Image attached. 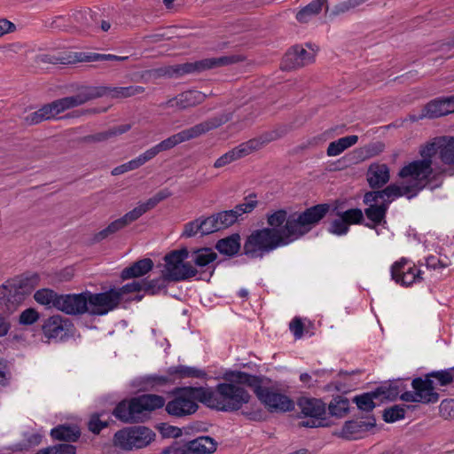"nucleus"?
<instances>
[{"label":"nucleus","mask_w":454,"mask_h":454,"mask_svg":"<svg viewBox=\"0 0 454 454\" xmlns=\"http://www.w3.org/2000/svg\"><path fill=\"white\" fill-rule=\"evenodd\" d=\"M330 205L326 203L312 206L303 212L287 215L285 209H278L267 215L270 228L278 229L288 244L301 238L314 228L329 212Z\"/></svg>","instance_id":"nucleus-1"},{"label":"nucleus","mask_w":454,"mask_h":454,"mask_svg":"<svg viewBox=\"0 0 454 454\" xmlns=\"http://www.w3.org/2000/svg\"><path fill=\"white\" fill-rule=\"evenodd\" d=\"M240 372L232 374V382L219 383L214 389L205 387V405L216 411H236L248 403L251 396L243 387L246 384L239 381L238 375Z\"/></svg>","instance_id":"nucleus-2"},{"label":"nucleus","mask_w":454,"mask_h":454,"mask_svg":"<svg viewBox=\"0 0 454 454\" xmlns=\"http://www.w3.org/2000/svg\"><path fill=\"white\" fill-rule=\"evenodd\" d=\"M36 273L8 279L0 286V313L12 314L38 285Z\"/></svg>","instance_id":"nucleus-3"},{"label":"nucleus","mask_w":454,"mask_h":454,"mask_svg":"<svg viewBox=\"0 0 454 454\" xmlns=\"http://www.w3.org/2000/svg\"><path fill=\"white\" fill-rule=\"evenodd\" d=\"M286 245L288 240L284 239L278 229L262 228L252 231L247 237L243 253L251 259L262 258L278 247Z\"/></svg>","instance_id":"nucleus-4"},{"label":"nucleus","mask_w":454,"mask_h":454,"mask_svg":"<svg viewBox=\"0 0 454 454\" xmlns=\"http://www.w3.org/2000/svg\"><path fill=\"white\" fill-rule=\"evenodd\" d=\"M172 399L165 405L167 413L172 417L184 418L194 414L198 402L205 404V387H179L172 390Z\"/></svg>","instance_id":"nucleus-5"},{"label":"nucleus","mask_w":454,"mask_h":454,"mask_svg":"<svg viewBox=\"0 0 454 454\" xmlns=\"http://www.w3.org/2000/svg\"><path fill=\"white\" fill-rule=\"evenodd\" d=\"M238 379L239 382H243L247 384V386L253 387L259 401L264 404L270 412H286L294 409V403L291 398L268 387L262 386L259 377L247 372H240L238 375Z\"/></svg>","instance_id":"nucleus-6"},{"label":"nucleus","mask_w":454,"mask_h":454,"mask_svg":"<svg viewBox=\"0 0 454 454\" xmlns=\"http://www.w3.org/2000/svg\"><path fill=\"white\" fill-rule=\"evenodd\" d=\"M231 118V113H223L219 115L209 118L205 121L198 123L189 129L176 133L155 145V146L159 153L160 152L170 150L183 142L199 137L200 136L206 134L210 130L217 129L223 124L228 122Z\"/></svg>","instance_id":"nucleus-7"},{"label":"nucleus","mask_w":454,"mask_h":454,"mask_svg":"<svg viewBox=\"0 0 454 454\" xmlns=\"http://www.w3.org/2000/svg\"><path fill=\"white\" fill-rule=\"evenodd\" d=\"M236 62L234 56H222L218 58H207L194 62H186L174 66H168L155 70L157 76L181 77L188 74H200L204 71L224 67Z\"/></svg>","instance_id":"nucleus-8"},{"label":"nucleus","mask_w":454,"mask_h":454,"mask_svg":"<svg viewBox=\"0 0 454 454\" xmlns=\"http://www.w3.org/2000/svg\"><path fill=\"white\" fill-rule=\"evenodd\" d=\"M432 160H416L403 166L399 171L402 178H410V183L405 184L411 192L410 198L415 197L433 179L434 168Z\"/></svg>","instance_id":"nucleus-9"},{"label":"nucleus","mask_w":454,"mask_h":454,"mask_svg":"<svg viewBox=\"0 0 454 454\" xmlns=\"http://www.w3.org/2000/svg\"><path fill=\"white\" fill-rule=\"evenodd\" d=\"M155 437V433L144 426L125 427L117 431L114 436V444L124 450L142 449L149 445Z\"/></svg>","instance_id":"nucleus-10"},{"label":"nucleus","mask_w":454,"mask_h":454,"mask_svg":"<svg viewBox=\"0 0 454 454\" xmlns=\"http://www.w3.org/2000/svg\"><path fill=\"white\" fill-rule=\"evenodd\" d=\"M189 252L186 248L174 250L165 255L164 276L168 281L178 282L194 277L198 270L184 261L188 258Z\"/></svg>","instance_id":"nucleus-11"},{"label":"nucleus","mask_w":454,"mask_h":454,"mask_svg":"<svg viewBox=\"0 0 454 454\" xmlns=\"http://www.w3.org/2000/svg\"><path fill=\"white\" fill-rule=\"evenodd\" d=\"M412 391H406L401 395V400L407 403H420L424 404L435 403L440 395L436 391L434 380L427 376L416 377L411 381Z\"/></svg>","instance_id":"nucleus-12"},{"label":"nucleus","mask_w":454,"mask_h":454,"mask_svg":"<svg viewBox=\"0 0 454 454\" xmlns=\"http://www.w3.org/2000/svg\"><path fill=\"white\" fill-rule=\"evenodd\" d=\"M297 406L301 418H309L300 422V427L314 428L325 426L322 421L325 419L326 404L321 399L301 396L297 400Z\"/></svg>","instance_id":"nucleus-13"},{"label":"nucleus","mask_w":454,"mask_h":454,"mask_svg":"<svg viewBox=\"0 0 454 454\" xmlns=\"http://www.w3.org/2000/svg\"><path fill=\"white\" fill-rule=\"evenodd\" d=\"M87 313L91 316H104L119 305V294L114 288L102 293L85 291Z\"/></svg>","instance_id":"nucleus-14"},{"label":"nucleus","mask_w":454,"mask_h":454,"mask_svg":"<svg viewBox=\"0 0 454 454\" xmlns=\"http://www.w3.org/2000/svg\"><path fill=\"white\" fill-rule=\"evenodd\" d=\"M276 138V135H270L269 137H265L264 139L253 138L247 142L241 143L238 146L232 148L231 150L228 151L227 153L220 156L214 162V168H220L231 164L235 160L242 159L249 155L253 152L260 150L265 144Z\"/></svg>","instance_id":"nucleus-15"},{"label":"nucleus","mask_w":454,"mask_h":454,"mask_svg":"<svg viewBox=\"0 0 454 454\" xmlns=\"http://www.w3.org/2000/svg\"><path fill=\"white\" fill-rule=\"evenodd\" d=\"M391 278L403 286H410L422 281V271L405 257L395 262L390 269Z\"/></svg>","instance_id":"nucleus-16"},{"label":"nucleus","mask_w":454,"mask_h":454,"mask_svg":"<svg viewBox=\"0 0 454 454\" xmlns=\"http://www.w3.org/2000/svg\"><path fill=\"white\" fill-rule=\"evenodd\" d=\"M411 192L405 185L399 186L397 184H389L386 188L380 191L367 192L364 196V203H378L385 205L388 209L389 204L395 199L402 196L410 198Z\"/></svg>","instance_id":"nucleus-17"},{"label":"nucleus","mask_w":454,"mask_h":454,"mask_svg":"<svg viewBox=\"0 0 454 454\" xmlns=\"http://www.w3.org/2000/svg\"><path fill=\"white\" fill-rule=\"evenodd\" d=\"M100 95L97 90L90 89V86H84L79 89L75 95L62 98L53 101V106L56 108L58 114L66 110L82 106L88 101L98 98Z\"/></svg>","instance_id":"nucleus-18"},{"label":"nucleus","mask_w":454,"mask_h":454,"mask_svg":"<svg viewBox=\"0 0 454 454\" xmlns=\"http://www.w3.org/2000/svg\"><path fill=\"white\" fill-rule=\"evenodd\" d=\"M207 98L206 94L199 90H186L179 93L176 97L162 102L159 107L166 110L168 108H176L177 110H185L194 107L203 103Z\"/></svg>","instance_id":"nucleus-19"},{"label":"nucleus","mask_w":454,"mask_h":454,"mask_svg":"<svg viewBox=\"0 0 454 454\" xmlns=\"http://www.w3.org/2000/svg\"><path fill=\"white\" fill-rule=\"evenodd\" d=\"M57 309L67 315H83L87 313L85 292L73 294H61L57 301Z\"/></svg>","instance_id":"nucleus-20"},{"label":"nucleus","mask_w":454,"mask_h":454,"mask_svg":"<svg viewBox=\"0 0 454 454\" xmlns=\"http://www.w3.org/2000/svg\"><path fill=\"white\" fill-rule=\"evenodd\" d=\"M315 59L313 52L307 51L302 46L295 45L292 47L284 56L282 68L291 70L310 64Z\"/></svg>","instance_id":"nucleus-21"},{"label":"nucleus","mask_w":454,"mask_h":454,"mask_svg":"<svg viewBox=\"0 0 454 454\" xmlns=\"http://www.w3.org/2000/svg\"><path fill=\"white\" fill-rule=\"evenodd\" d=\"M70 325L71 323L68 319L55 315L43 322L42 330L44 336L48 339L62 338L67 333Z\"/></svg>","instance_id":"nucleus-22"},{"label":"nucleus","mask_w":454,"mask_h":454,"mask_svg":"<svg viewBox=\"0 0 454 454\" xmlns=\"http://www.w3.org/2000/svg\"><path fill=\"white\" fill-rule=\"evenodd\" d=\"M390 178L389 168L384 163H372L369 166L366 179L372 189L383 187Z\"/></svg>","instance_id":"nucleus-23"},{"label":"nucleus","mask_w":454,"mask_h":454,"mask_svg":"<svg viewBox=\"0 0 454 454\" xmlns=\"http://www.w3.org/2000/svg\"><path fill=\"white\" fill-rule=\"evenodd\" d=\"M128 57H121L114 54H100L96 52H74L73 56H68L67 61H61L62 64H71L76 62H97V61H124Z\"/></svg>","instance_id":"nucleus-24"},{"label":"nucleus","mask_w":454,"mask_h":454,"mask_svg":"<svg viewBox=\"0 0 454 454\" xmlns=\"http://www.w3.org/2000/svg\"><path fill=\"white\" fill-rule=\"evenodd\" d=\"M444 98H438L428 102L422 109L419 116L411 115V120L413 121L427 118L435 119L448 114Z\"/></svg>","instance_id":"nucleus-25"},{"label":"nucleus","mask_w":454,"mask_h":454,"mask_svg":"<svg viewBox=\"0 0 454 454\" xmlns=\"http://www.w3.org/2000/svg\"><path fill=\"white\" fill-rule=\"evenodd\" d=\"M376 420L373 417L367 421H348L342 427L341 434L347 439H356L361 433L369 431L375 427Z\"/></svg>","instance_id":"nucleus-26"},{"label":"nucleus","mask_w":454,"mask_h":454,"mask_svg":"<svg viewBox=\"0 0 454 454\" xmlns=\"http://www.w3.org/2000/svg\"><path fill=\"white\" fill-rule=\"evenodd\" d=\"M153 267V262L150 258L137 261L129 267L122 270L121 278L123 280L139 278L149 272Z\"/></svg>","instance_id":"nucleus-27"},{"label":"nucleus","mask_w":454,"mask_h":454,"mask_svg":"<svg viewBox=\"0 0 454 454\" xmlns=\"http://www.w3.org/2000/svg\"><path fill=\"white\" fill-rule=\"evenodd\" d=\"M54 440L62 442H76L81 436V431L75 425H59L51 430Z\"/></svg>","instance_id":"nucleus-28"},{"label":"nucleus","mask_w":454,"mask_h":454,"mask_svg":"<svg viewBox=\"0 0 454 454\" xmlns=\"http://www.w3.org/2000/svg\"><path fill=\"white\" fill-rule=\"evenodd\" d=\"M168 376L175 377L176 379H205L207 377V372L204 370L183 364L169 367L168 369Z\"/></svg>","instance_id":"nucleus-29"},{"label":"nucleus","mask_w":454,"mask_h":454,"mask_svg":"<svg viewBox=\"0 0 454 454\" xmlns=\"http://www.w3.org/2000/svg\"><path fill=\"white\" fill-rule=\"evenodd\" d=\"M186 443L192 454H210L216 449V442L209 436H200Z\"/></svg>","instance_id":"nucleus-30"},{"label":"nucleus","mask_w":454,"mask_h":454,"mask_svg":"<svg viewBox=\"0 0 454 454\" xmlns=\"http://www.w3.org/2000/svg\"><path fill=\"white\" fill-rule=\"evenodd\" d=\"M407 385L401 379L391 381L387 386H381L378 387V393L384 399L394 401L398 397L401 399V395L407 390Z\"/></svg>","instance_id":"nucleus-31"},{"label":"nucleus","mask_w":454,"mask_h":454,"mask_svg":"<svg viewBox=\"0 0 454 454\" xmlns=\"http://www.w3.org/2000/svg\"><path fill=\"white\" fill-rule=\"evenodd\" d=\"M215 248L220 254L233 256L237 254L240 249V236L238 233L232 234L227 238L217 241Z\"/></svg>","instance_id":"nucleus-32"},{"label":"nucleus","mask_w":454,"mask_h":454,"mask_svg":"<svg viewBox=\"0 0 454 454\" xmlns=\"http://www.w3.org/2000/svg\"><path fill=\"white\" fill-rule=\"evenodd\" d=\"M369 207L364 209V215L372 224L366 223L367 227L372 228L385 223L387 208L385 205L378 203H368Z\"/></svg>","instance_id":"nucleus-33"},{"label":"nucleus","mask_w":454,"mask_h":454,"mask_svg":"<svg viewBox=\"0 0 454 454\" xmlns=\"http://www.w3.org/2000/svg\"><path fill=\"white\" fill-rule=\"evenodd\" d=\"M131 124H121L120 126L110 128L109 129L98 132L93 135H89L84 137L86 142H103L111 137L122 135L131 129Z\"/></svg>","instance_id":"nucleus-34"},{"label":"nucleus","mask_w":454,"mask_h":454,"mask_svg":"<svg viewBox=\"0 0 454 454\" xmlns=\"http://www.w3.org/2000/svg\"><path fill=\"white\" fill-rule=\"evenodd\" d=\"M326 1L327 0H313L296 13V20L301 23L308 22L311 17L321 12Z\"/></svg>","instance_id":"nucleus-35"},{"label":"nucleus","mask_w":454,"mask_h":454,"mask_svg":"<svg viewBox=\"0 0 454 454\" xmlns=\"http://www.w3.org/2000/svg\"><path fill=\"white\" fill-rule=\"evenodd\" d=\"M440 160L446 165H454V137H440Z\"/></svg>","instance_id":"nucleus-36"},{"label":"nucleus","mask_w":454,"mask_h":454,"mask_svg":"<svg viewBox=\"0 0 454 454\" xmlns=\"http://www.w3.org/2000/svg\"><path fill=\"white\" fill-rule=\"evenodd\" d=\"M431 380H434L436 391L440 387H446L454 382V367L444 370L432 371L427 373Z\"/></svg>","instance_id":"nucleus-37"},{"label":"nucleus","mask_w":454,"mask_h":454,"mask_svg":"<svg viewBox=\"0 0 454 454\" xmlns=\"http://www.w3.org/2000/svg\"><path fill=\"white\" fill-rule=\"evenodd\" d=\"M328 410L332 416L342 418L349 410V401L346 397L337 395L330 402Z\"/></svg>","instance_id":"nucleus-38"},{"label":"nucleus","mask_w":454,"mask_h":454,"mask_svg":"<svg viewBox=\"0 0 454 454\" xmlns=\"http://www.w3.org/2000/svg\"><path fill=\"white\" fill-rule=\"evenodd\" d=\"M217 258V254L208 247L197 249L192 253V261L198 267H205L209 263L215 262Z\"/></svg>","instance_id":"nucleus-39"},{"label":"nucleus","mask_w":454,"mask_h":454,"mask_svg":"<svg viewBox=\"0 0 454 454\" xmlns=\"http://www.w3.org/2000/svg\"><path fill=\"white\" fill-rule=\"evenodd\" d=\"M380 396V395L378 393V388H376L374 391L356 395L354 398V402L359 410L364 411H372L375 407L373 400Z\"/></svg>","instance_id":"nucleus-40"},{"label":"nucleus","mask_w":454,"mask_h":454,"mask_svg":"<svg viewBox=\"0 0 454 454\" xmlns=\"http://www.w3.org/2000/svg\"><path fill=\"white\" fill-rule=\"evenodd\" d=\"M258 206L257 195L255 193H250L244 198L243 202L236 205L233 211L238 216V219L241 218L243 215L249 214L254 210Z\"/></svg>","instance_id":"nucleus-41"},{"label":"nucleus","mask_w":454,"mask_h":454,"mask_svg":"<svg viewBox=\"0 0 454 454\" xmlns=\"http://www.w3.org/2000/svg\"><path fill=\"white\" fill-rule=\"evenodd\" d=\"M42 438H43V436L38 433L25 434L24 439L22 441L13 444L12 450L13 451L28 450L39 445L42 442Z\"/></svg>","instance_id":"nucleus-42"},{"label":"nucleus","mask_w":454,"mask_h":454,"mask_svg":"<svg viewBox=\"0 0 454 454\" xmlns=\"http://www.w3.org/2000/svg\"><path fill=\"white\" fill-rule=\"evenodd\" d=\"M60 295L61 294H58L53 290L45 288L36 291L34 294V298L42 305L54 307L57 309V301Z\"/></svg>","instance_id":"nucleus-43"},{"label":"nucleus","mask_w":454,"mask_h":454,"mask_svg":"<svg viewBox=\"0 0 454 454\" xmlns=\"http://www.w3.org/2000/svg\"><path fill=\"white\" fill-rule=\"evenodd\" d=\"M168 282H169L168 278L162 273V276L152 280L144 279L143 290L151 295H154L166 289Z\"/></svg>","instance_id":"nucleus-44"},{"label":"nucleus","mask_w":454,"mask_h":454,"mask_svg":"<svg viewBox=\"0 0 454 454\" xmlns=\"http://www.w3.org/2000/svg\"><path fill=\"white\" fill-rule=\"evenodd\" d=\"M129 400H122L117 403L113 411V415L123 423H134V419L129 408Z\"/></svg>","instance_id":"nucleus-45"},{"label":"nucleus","mask_w":454,"mask_h":454,"mask_svg":"<svg viewBox=\"0 0 454 454\" xmlns=\"http://www.w3.org/2000/svg\"><path fill=\"white\" fill-rule=\"evenodd\" d=\"M126 226L124 225L121 219L118 218V219L113 221L112 223H110L105 229L97 232L93 237V240L95 242H100V241L106 239V238H108L109 236L114 235V233L122 230Z\"/></svg>","instance_id":"nucleus-46"},{"label":"nucleus","mask_w":454,"mask_h":454,"mask_svg":"<svg viewBox=\"0 0 454 454\" xmlns=\"http://www.w3.org/2000/svg\"><path fill=\"white\" fill-rule=\"evenodd\" d=\"M368 0H345V1H342L337 4H335L331 12H330V15L331 16H337V15H340V14H343V13H346V12H348L356 8H357L358 6H360L361 4H363L364 3L367 2Z\"/></svg>","instance_id":"nucleus-47"},{"label":"nucleus","mask_w":454,"mask_h":454,"mask_svg":"<svg viewBox=\"0 0 454 454\" xmlns=\"http://www.w3.org/2000/svg\"><path fill=\"white\" fill-rule=\"evenodd\" d=\"M337 216H340L348 226L362 223L364 221V213L360 208H351L343 212H338Z\"/></svg>","instance_id":"nucleus-48"},{"label":"nucleus","mask_w":454,"mask_h":454,"mask_svg":"<svg viewBox=\"0 0 454 454\" xmlns=\"http://www.w3.org/2000/svg\"><path fill=\"white\" fill-rule=\"evenodd\" d=\"M405 405L395 404L390 408L385 409L383 412V419L387 423H394L404 418Z\"/></svg>","instance_id":"nucleus-49"},{"label":"nucleus","mask_w":454,"mask_h":454,"mask_svg":"<svg viewBox=\"0 0 454 454\" xmlns=\"http://www.w3.org/2000/svg\"><path fill=\"white\" fill-rule=\"evenodd\" d=\"M76 448L72 444H57L38 450L35 454H75Z\"/></svg>","instance_id":"nucleus-50"},{"label":"nucleus","mask_w":454,"mask_h":454,"mask_svg":"<svg viewBox=\"0 0 454 454\" xmlns=\"http://www.w3.org/2000/svg\"><path fill=\"white\" fill-rule=\"evenodd\" d=\"M90 89L97 90L100 94L98 96V98L106 95H108L113 98H126L124 87L90 86Z\"/></svg>","instance_id":"nucleus-51"},{"label":"nucleus","mask_w":454,"mask_h":454,"mask_svg":"<svg viewBox=\"0 0 454 454\" xmlns=\"http://www.w3.org/2000/svg\"><path fill=\"white\" fill-rule=\"evenodd\" d=\"M140 397L147 411H151L166 405L165 399L158 395H142Z\"/></svg>","instance_id":"nucleus-52"},{"label":"nucleus","mask_w":454,"mask_h":454,"mask_svg":"<svg viewBox=\"0 0 454 454\" xmlns=\"http://www.w3.org/2000/svg\"><path fill=\"white\" fill-rule=\"evenodd\" d=\"M221 230L226 229L235 223L239 219L233 209L221 211L215 214Z\"/></svg>","instance_id":"nucleus-53"},{"label":"nucleus","mask_w":454,"mask_h":454,"mask_svg":"<svg viewBox=\"0 0 454 454\" xmlns=\"http://www.w3.org/2000/svg\"><path fill=\"white\" fill-rule=\"evenodd\" d=\"M200 222L202 235L210 234L221 230L217 216L215 214L204 219L200 218Z\"/></svg>","instance_id":"nucleus-54"},{"label":"nucleus","mask_w":454,"mask_h":454,"mask_svg":"<svg viewBox=\"0 0 454 454\" xmlns=\"http://www.w3.org/2000/svg\"><path fill=\"white\" fill-rule=\"evenodd\" d=\"M97 14L98 12L90 10L78 11L74 13V19L82 28L92 31V27L87 23L92 22L93 16H97Z\"/></svg>","instance_id":"nucleus-55"},{"label":"nucleus","mask_w":454,"mask_h":454,"mask_svg":"<svg viewBox=\"0 0 454 454\" xmlns=\"http://www.w3.org/2000/svg\"><path fill=\"white\" fill-rule=\"evenodd\" d=\"M440 137L434 138L432 142L427 143L419 150L421 160H432V157L438 153L440 155Z\"/></svg>","instance_id":"nucleus-56"},{"label":"nucleus","mask_w":454,"mask_h":454,"mask_svg":"<svg viewBox=\"0 0 454 454\" xmlns=\"http://www.w3.org/2000/svg\"><path fill=\"white\" fill-rule=\"evenodd\" d=\"M129 402L130 405L129 408L131 409V413L134 419V423H137L142 419L144 412L147 411L145 408L144 403L140 395L137 397L131 398L130 400H129Z\"/></svg>","instance_id":"nucleus-57"},{"label":"nucleus","mask_w":454,"mask_h":454,"mask_svg":"<svg viewBox=\"0 0 454 454\" xmlns=\"http://www.w3.org/2000/svg\"><path fill=\"white\" fill-rule=\"evenodd\" d=\"M87 24L92 27V32H97L98 30L107 32L112 27L110 20L108 19H105L99 12H98L97 16H93L92 22Z\"/></svg>","instance_id":"nucleus-58"},{"label":"nucleus","mask_w":454,"mask_h":454,"mask_svg":"<svg viewBox=\"0 0 454 454\" xmlns=\"http://www.w3.org/2000/svg\"><path fill=\"white\" fill-rule=\"evenodd\" d=\"M349 226L340 216H338L336 219L333 220L328 227V231L337 236L347 234Z\"/></svg>","instance_id":"nucleus-59"},{"label":"nucleus","mask_w":454,"mask_h":454,"mask_svg":"<svg viewBox=\"0 0 454 454\" xmlns=\"http://www.w3.org/2000/svg\"><path fill=\"white\" fill-rule=\"evenodd\" d=\"M115 292L119 294V303L121 302L122 296L126 294L136 293L143 290V280L142 281H133L131 283H128L121 287L114 288Z\"/></svg>","instance_id":"nucleus-60"},{"label":"nucleus","mask_w":454,"mask_h":454,"mask_svg":"<svg viewBox=\"0 0 454 454\" xmlns=\"http://www.w3.org/2000/svg\"><path fill=\"white\" fill-rule=\"evenodd\" d=\"M98 413L92 414L88 423V428L93 434H99L100 431L108 426L106 421L100 419Z\"/></svg>","instance_id":"nucleus-61"},{"label":"nucleus","mask_w":454,"mask_h":454,"mask_svg":"<svg viewBox=\"0 0 454 454\" xmlns=\"http://www.w3.org/2000/svg\"><path fill=\"white\" fill-rule=\"evenodd\" d=\"M145 214V209L142 208L140 204H138L135 208L126 213L123 216L121 217L124 225L127 226L131 223L137 220L140 216Z\"/></svg>","instance_id":"nucleus-62"},{"label":"nucleus","mask_w":454,"mask_h":454,"mask_svg":"<svg viewBox=\"0 0 454 454\" xmlns=\"http://www.w3.org/2000/svg\"><path fill=\"white\" fill-rule=\"evenodd\" d=\"M39 318V314L35 309H27L20 316V324L24 325H30L36 322Z\"/></svg>","instance_id":"nucleus-63"},{"label":"nucleus","mask_w":454,"mask_h":454,"mask_svg":"<svg viewBox=\"0 0 454 454\" xmlns=\"http://www.w3.org/2000/svg\"><path fill=\"white\" fill-rule=\"evenodd\" d=\"M439 411L445 419H454V400H443L439 406Z\"/></svg>","instance_id":"nucleus-64"}]
</instances>
